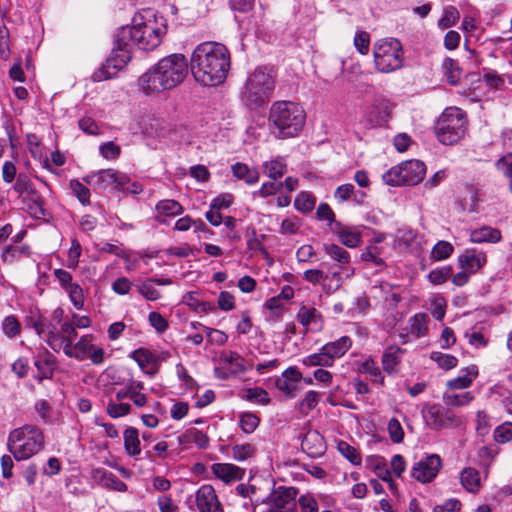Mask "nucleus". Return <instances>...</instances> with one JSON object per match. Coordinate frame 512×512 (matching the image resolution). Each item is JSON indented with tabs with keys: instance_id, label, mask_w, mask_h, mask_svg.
Listing matches in <instances>:
<instances>
[{
	"instance_id": "nucleus-1",
	"label": "nucleus",
	"mask_w": 512,
	"mask_h": 512,
	"mask_svg": "<svg viewBox=\"0 0 512 512\" xmlns=\"http://www.w3.org/2000/svg\"><path fill=\"white\" fill-rule=\"evenodd\" d=\"M166 33L167 23L163 16L151 9L137 12L130 25L118 30L115 47L106 62L93 73V81L114 78L130 62L133 46L142 51H153L162 43Z\"/></svg>"
},
{
	"instance_id": "nucleus-2",
	"label": "nucleus",
	"mask_w": 512,
	"mask_h": 512,
	"mask_svg": "<svg viewBox=\"0 0 512 512\" xmlns=\"http://www.w3.org/2000/svg\"><path fill=\"white\" fill-rule=\"evenodd\" d=\"M230 66V52L218 42L200 43L191 54V73L202 86L215 87L222 84L228 76Z\"/></svg>"
},
{
	"instance_id": "nucleus-3",
	"label": "nucleus",
	"mask_w": 512,
	"mask_h": 512,
	"mask_svg": "<svg viewBox=\"0 0 512 512\" xmlns=\"http://www.w3.org/2000/svg\"><path fill=\"white\" fill-rule=\"evenodd\" d=\"M188 73L186 57L174 53L162 58L138 80L139 87L146 94H156L172 89L183 82Z\"/></svg>"
},
{
	"instance_id": "nucleus-4",
	"label": "nucleus",
	"mask_w": 512,
	"mask_h": 512,
	"mask_svg": "<svg viewBox=\"0 0 512 512\" xmlns=\"http://www.w3.org/2000/svg\"><path fill=\"white\" fill-rule=\"evenodd\" d=\"M77 336V331L68 322H62L59 327V334L52 339L50 348L56 353L63 352L67 357L78 361L89 359L94 365L102 364L105 351L93 344L94 336L85 334L75 342Z\"/></svg>"
},
{
	"instance_id": "nucleus-5",
	"label": "nucleus",
	"mask_w": 512,
	"mask_h": 512,
	"mask_svg": "<svg viewBox=\"0 0 512 512\" xmlns=\"http://www.w3.org/2000/svg\"><path fill=\"white\" fill-rule=\"evenodd\" d=\"M45 446V436L35 425H23L10 431L7 448L16 461L28 460Z\"/></svg>"
},
{
	"instance_id": "nucleus-6",
	"label": "nucleus",
	"mask_w": 512,
	"mask_h": 512,
	"mask_svg": "<svg viewBox=\"0 0 512 512\" xmlns=\"http://www.w3.org/2000/svg\"><path fill=\"white\" fill-rule=\"evenodd\" d=\"M305 118L304 109L292 101H276L270 108L269 121L278 130L279 138L297 136L304 126Z\"/></svg>"
},
{
	"instance_id": "nucleus-7",
	"label": "nucleus",
	"mask_w": 512,
	"mask_h": 512,
	"mask_svg": "<svg viewBox=\"0 0 512 512\" xmlns=\"http://www.w3.org/2000/svg\"><path fill=\"white\" fill-rule=\"evenodd\" d=\"M275 76L266 67H258L247 78L243 91V101L250 107L264 105L273 95Z\"/></svg>"
},
{
	"instance_id": "nucleus-8",
	"label": "nucleus",
	"mask_w": 512,
	"mask_h": 512,
	"mask_svg": "<svg viewBox=\"0 0 512 512\" xmlns=\"http://www.w3.org/2000/svg\"><path fill=\"white\" fill-rule=\"evenodd\" d=\"M466 125L467 119L460 108H446L435 126L437 139L444 145H453L465 135Z\"/></svg>"
},
{
	"instance_id": "nucleus-9",
	"label": "nucleus",
	"mask_w": 512,
	"mask_h": 512,
	"mask_svg": "<svg viewBox=\"0 0 512 512\" xmlns=\"http://www.w3.org/2000/svg\"><path fill=\"white\" fill-rule=\"evenodd\" d=\"M373 55L376 70L381 73H391L403 65V48L396 38H385L375 42Z\"/></svg>"
},
{
	"instance_id": "nucleus-10",
	"label": "nucleus",
	"mask_w": 512,
	"mask_h": 512,
	"mask_svg": "<svg viewBox=\"0 0 512 512\" xmlns=\"http://www.w3.org/2000/svg\"><path fill=\"white\" fill-rule=\"evenodd\" d=\"M426 173L425 164L416 159L404 161L383 174V181L390 186L416 185Z\"/></svg>"
},
{
	"instance_id": "nucleus-11",
	"label": "nucleus",
	"mask_w": 512,
	"mask_h": 512,
	"mask_svg": "<svg viewBox=\"0 0 512 512\" xmlns=\"http://www.w3.org/2000/svg\"><path fill=\"white\" fill-rule=\"evenodd\" d=\"M14 191L26 205L29 214L34 218H42L46 215L43 207L42 196L33 187L29 177L19 174L13 186Z\"/></svg>"
},
{
	"instance_id": "nucleus-12",
	"label": "nucleus",
	"mask_w": 512,
	"mask_h": 512,
	"mask_svg": "<svg viewBox=\"0 0 512 512\" xmlns=\"http://www.w3.org/2000/svg\"><path fill=\"white\" fill-rule=\"evenodd\" d=\"M87 185L99 190H124L129 183V176L114 169H103L82 178Z\"/></svg>"
},
{
	"instance_id": "nucleus-13",
	"label": "nucleus",
	"mask_w": 512,
	"mask_h": 512,
	"mask_svg": "<svg viewBox=\"0 0 512 512\" xmlns=\"http://www.w3.org/2000/svg\"><path fill=\"white\" fill-rule=\"evenodd\" d=\"M298 490L295 487L278 486L266 500L267 512H295Z\"/></svg>"
},
{
	"instance_id": "nucleus-14",
	"label": "nucleus",
	"mask_w": 512,
	"mask_h": 512,
	"mask_svg": "<svg viewBox=\"0 0 512 512\" xmlns=\"http://www.w3.org/2000/svg\"><path fill=\"white\" fill-rule=\"evenodd\" d=\"M441 467L442 460L439 455H426L414 463L411 469V476L420 483H430L436 478Z\"/></svg>"
},
{
	"instance_id": "nucleus-15",
	"label": "nucleus",
	"mask_w": 512,
	"mask_h": 512,
	"mask_svg": "<svg viewBox=\"0 0 512 512\" xmlns=\"http://www.w3.org/2000/svg\"><path fill=\"white\" fill-rule=\"evenodd\" d=\"M394 108L393 103L385 98L376 99L365 117V127H381L388 123Z\"/></svg>"
},
{
	"instance_id": "nucleus-16",
	"label": "nucleus",
	"mask_w": 512,
	"mask_h": 512,
	"mask_svg": "<svg viewBox=\"0 0 512 512\" xmlns=\"http://www.w3.org/2000/svg\"><path fill=\"white\" fill-rule=\"evenodd\" d=\"M26 325L36 332V334L46 342L50 347L52 339L56 338L59 334V329L46 317L37 311H31L30 315L26 318Z\"/></svg>"
},
{
	"instance_id": "nucleus-17",
	"label": "nucleus",
	"mask_w": 512,
	"mask_h": 512,
	"mask_svg": "<svg viewBox=\"0 0 512 512\" xmlns=\"http://www.w3.org/2000/svg\"><path fill=\"white\" fill-rule=\"evenodd\" d=\"M302 380V373L296 366L285 369L275 381L276 388L287 398H295L298 391V383Z\"/></svg>"
},
{
	"instance_id": "nucleus-18",
	"label": "nucleus",
	"mask_w": 512,
	"mask_h": 512,
	"mask_svg": "<svg viewBox=\"0 0 512 512\" xmlns=\"http://www.w3.org/2000/svg\"><path fill=\"white\" fill-rule=\"evenodd\" d=\"M296 319L304 327L306 332L317 333L324 327L322 314L312 306L301 305L297 312Z\"/></svg>"
},
{
	"instance_id": "nucleus-19",
	"label": "nucleus",
	"mask_w": 512,
	"mask_h": 512,
	"mask_svg": "<svg viewBox=\"0 0 512 512\" xmlns=\"http://www.w3.org/2000/svg\"><path fill=\"white\" fill-rule=\"evenodd\" d=\"M196 505L199 512H222V505L211 485H202L196 492Z\"/></svg>"
},
{
	"instance_id": "nucleus-20",
	"label": "nucleus",
	"mask_w": 512,
	"mask_h": 512,
	"mask_svg": "<svg viewBox=\"0 0 512 512\" xmlns=\"http://www.w3.org/2000/svg\"><path fill=\"white\" fill-rule=\"evenodd\" d=\"M90 477L96 484L105 489L117 492H126L128 490V486L122 480L103 468H92Z\"/></svg>"
},
{
	"instance_id": "nucleus-21",
	"label": "nucleus",
	"mask_w": 512,
	"mask_h": 512,
	"mask_svg": "<svg viewBox=\"0 0 512 512\" xmlns=\"http://www.w3.org/2000/svg\"><path fill=\"white\" fill-rule=\"evenodd\" d=\"M301 448L309 457L318 458L325 453L326 443L319 432L309 430L302 439Z\"/></svg>"
},
{
	"instance_id": "nucleus-22",
	"label": "nucleus",
	"mask_w": 512,
	"mask_h": 512,
	"mask_svg": "<svg viewBox=\"0 0 512 512\" xmlns=\"http://www.w3.org/2000/svg\"><path fill=\"white\" fill-rule=\"evenodd\" d=\"M487 262L486 254L483 251L477 249H466L459 256V265L461 269L468 271L469 273H476L481 269Z\"/></svg>"
},
{
	"instance_id": "nucleus-23",
	"label": "nucleus",
	"mask_w": 512,
	"mask_h": 512,
	"mask_svg": "<svg viewBox=\"0 0 512 512\" xmlns=\"http://www.w3.org/2000/svg\"><path fill=\"white\" fill-rule=\"evenodd\" d=\"M212 473L224 483L229 484L241 480L245 470L231 463H214Z\"/></svg>"
},
{
	"instance_id": "nucleus-24",
	"label": "nucleus",
	"mask_w": 512,
	"mask_h": 512,
	"mask_svg": "<svg viewBox=\"0 0 512 512\" xmlns=\"http://www.w3.org/2000/svg\"><path fill=\"white\" fill-rule=\"evenodd\" d=\"M130 357L138 364L141 370L150 376L156 374L158 370V357L145 348L134 350Z\"/></svg>"
},
{
	"instance_id": "nucleus-25",
	"label": "nucleus",
	"mask_w": 512,
	"mask_h": 512,
	"mask_svg": "<svg viewBox=\"0 0 512 512\" xmlns=\"http://www.w3.org/2000/svg\"><path fill=\"white\" fill-rule=\"evenodd\" d=\"M325 275V283L323 289L326 293H333L337 291L345 279L350 278L352 275H348L344 268H340L337 264H331L327 266Z\"/></svg>"
},
{
	"instance_id": "nucleus-26",
	"label": "nucleus",
	"mask_w": 512,
	"mask_h": 512,
	"mask_svg": "<svg viewBox=\"0 0 512 512\" xmlns=\"http://www.w3.org/2000/svg\"><path fill=\"white\" fill-rule=\"evenodd\" d=\"M323 250L326 255L336 262L337 266L344 268L348 275L354 274V269L350 265L351 259L348 251L334 243H324Z\"/></svg>"
},
{
	"instance_id": "nucleus-27",
	"label": "nucleus",
	"mask_w": 512,
	"mask_h": 512,
	"mask_svg": "<svg viewBox=\"0 0 512 512\" xmlns=\"http://www.w3.org/2000/svg\"><path fill=\"white\" fill-rule=\"evenodd\" d=\"M429 322V318L425 313H416L408 320L407 330L408 333H400L399 336L402 339L403 343H407L409 341L408 334H411L414 339H418L424 336L428 330L427 324Z\"/></svg>"
},
{
	"instance_id": "nucleus-28",
	"label": "nucleus",
	"mask_w": 512,
	"mask_h": 512,
	"mask_svg": "<svg viewBox=\"0 0 512 512\" xmlns=\"http://www.w3.org/2000/svg\"><path fill=\"white\" fill-rule=\"evenodd\" d=\"M331 231L337 235L339 241L348 248H355L361 242V233L351 227L344 226L340 222L334 223Z\"/></svg>"
},
{
	"instance_id": "nucleus-29",
	"label": "nucleus",
	"mask_w": 512,
	"mask_h": 512,
	"mask_svg": "<svg viewBox=\"0 0 512 512\" xmlns=\"http://www.w3.org/2000/svg\"><path fill=\"white\" fill-rule=\"evenodd\" d=\"M478 367L470 365L459 371L457 377L447 382V387L453 390L466 389L471 386L473 380L478 376Z\"/></svg>"
},
{
	"instance_id": "nucleus-30",
	"label": "nucleus",
	"mask_w": 512,
	"mask_h": 512,
	"mask_svg": "<svg viewBox=\"0 0 512 512\" xmlns=\"http://www.w3.org/2000/svg\"><path fill=\"white\" fill-rule=\"evenodd\" d=\"M184 211L183 206L176 200L173 199H164L160 200L156 204V212H157V221L166 224L167 222L163 219V217H175L181 215Z\"/></svg>"
},
{
	"instance_id": "nucleus-31",
	"label": "nucleus",
	"mask_w": 512,
	"mask_h": 512,
	"mask_svg": "<svg viewBox=\"0 0 512 512\" xmlns=\"http://www.w3.org/2000/svg\"><path fill=\"white\" fill-rule=\"evenodd\" d=\"M404 350L398 346H389L382 355V366L389 374L395 373L401 362Z\"/></svg>"
},
{
	"instance_id": "nucleus-32",
	"label": "nucleus",
	"mask_w": 512,
	"mask_h": 512,
	"mask_svg": "<svg viewBox=\"0 0 512 512\" xmlns=\"http://www.w3.org/2000/svg\"><path fill=\"white\" fill-rule=\"evenodd\" d=\"M501 231L490 226H482L470 233V240L473 243H497L501 240Z\"/></svg>"
},
{
	"instance_id": "nucleus-33",
	"label": "nucleus",
	"mask_w": 512,
	"mask_h": 512,
	"mask_svg": "<svg viewBox=\"0 0 512 512\" xmlns=\"http://www.w3.org/2000/svg\"><path fill=\"white\" fill-rule=\"evenodd\" d=\"M323 347L335 362L337 359L342 358L352 347V339L349 336H342L335 341L324 344Z\"/></svg>"
},
{
	"instance_id": "nucleus-34",
	"label": "nucleus",
	"mask_w": 512,
	"mask_h": 512,
	"mask_svg": "<svg viewBox=\"0 0 512 512\" xmlns=\"http://www.w3.org/2000/svg\"><path fill=\"white\" fill-rule=\"evenodd\" d=\"M125 452L131 457H137L141 453L139 431L135 427H128L123 433Z\"/></svg>"
},
{
	"instance_id": "nucleus-35",
	"label": "nucleus",
	"mask_w": 512,
	"mask_h": 512,
	"mask_svg": "<svg viewBox=\"0 0 512 512\" xmlns=\"http://www.w3.org/2000/svg\"><path fill=\"white\" fill-rule=\"evenodd\" d=\"M301 363L305 367H332L334 365V361L332 357L329 356L328 352L324 350L322 346L317 352L307 355L301 359Z\"/></svg>"
},
{
	"instance_id": "nucleus-36",
	"label": "nucleus",
	"mask_w": 512,
	"mask_h": 512,
	"mask_svg": "<svg viewBox=\"0 0 512 512\" xmlns=\"http://www.w3.org/2000/svg\"><path fill=\"white\" fill-rule=\"evenodd\" d=\"M460 481L463 488L470 493H477L480 490L481 478L475 468H464L460 473Z\"/></svg>"
},
{
	"instance_id": "nucleus-37",
	"label": "nucleus",
	"mask_w": 512,
	"mask_h": 512,
	"mask_svg": "<svg viewBox=\"0 0 512 512\" xmlns=\"http://www.w3.org/2000/svg\"><path fill=\"white\" fill-rule=\"evenodd\" d=\"M442 413L443 407L439 404H430L422 410L426 424L434 430H440L443 428Z\"/></svg>"
},
{
	"instance_id": "nucleus-38",
	"label": "nucleus",
	"mask_w": 512,
	"mask_h": 512,
	"mask_svg": "<svg viewBox=\"0 0 512 512\" xmlns=\"http://www.w3.org/2000/svg\"><path fill=\"white\" fill-rule=\"evenodd\" d=\"M144 388V383L141 381H128V399H130L137 408H143L148 403V397L143 393Z\"/></svg>"
},
{
	"instance_id": "nucleus-39",
	"label": "nucleus",
	"mask_w": 512,
	"mask_h": 512,
	"mask_svg": "<svg viewBox=\"0 0 512 512\" xmlns=\"http://www.w3.org/2000/svg\"><path fill=\"white\" fill-rule=\"evenodd\" d=\"M286 172L287 164L282 157H276L263 163V173L273 180L283 177Z\"/></svg>"
},
{
	"instance_id": "nucleus-40",
	"label": "nucleus",
	"mask_w": 512,
	"mask_h": 512,
	"mask_svg": "<svg viewBox=\"0 0 512 512\" xmlns=\"http://www.w3.org/2000/svg\"><path fill=\"white\" fill-rule=\"evenodd\" d=\"M35 410L45 424L61 423L60 412L54 411L46 400H39L35 404Z\"/></svg>"
},
{
	"instance_id": "nucleus-41",
	"label": "nucleus",
	"mask_w": 512,
	"mask_h": 512,
	"mask_svg": "<svg viewBox=\"0 0 512 512\" xmlns=\"http://www.w3.org/2000/svg\"><path fill=\"white\" fill-rule=\"evenodd\" d=\"M231 169L237 179L244 180L249 185L259 181V172L256 168H249L246 164L237 162Z\"/></svg>"
},
{
	"instance_id": "nucleus-42",
	"label": "nucleus",
	"mask_w": 512,
	"mask_h": 512,
	"mask_svg": "<svg viewBox=\"0 0 512 512\" xmlns=\"http://www.w3.org/2000/svg\"><path fill=\"white\" fill-rule=\"evenodd\" d=\"M69 297L73 307L77 310H82L85 304L84 289L78 282H72L62 289Z\"/></svg>"
},
{
	"instance_id": "nucleus-43",
	"label": "nucleus",
	"mask_w": 512,
	"mask_h": 512,
	"mask_svg": "<svg viewBox=\"0 0 512 512\" xmlns=\"http://www.w3.org/2000/svg\"><path fill=\"white\" fill-rule=\"evenodd\" d=\"M183 303L189 306L197 313H208L215 310V307L210 302L200 301L197 298V292H187L183 297Z\"/></svg>"
},
{
	"instance_id": "nucleus-44",
	"label": "nucleus",
	"mask_w": 512,
	"mask_h": 512,
	"mask_svg": "<svg viewBox=\"0 0 512 512\" xmlns=\"http://www.w3.org/2000/svg\"><path fill=\"white\" fill-rule=\"evenodd\" d=\"M241 398L260 405H268L270 403V396L268 392L261 387L245 389L241 394Z\"/></svg>"
},
{
	"instance_id": "nucleus-45",
	"label": "nucleus",
	"mask_w": 512,
	"mask_h": 512,
	"mask_svg": "<svg viewBox=\"0 0 512 512\" xmlns=\"http://www.w3.org/2000/svg\"><path fill=\"white\" fill-rule=\"evenodd\" d=\"M474 399V395L470 391L462 393H449L443 394V402L450 407H460L469 404Z\"/></svg>"
},
{
	"instance_id": "nucleus-46",
	"label": "nucleus",
	"mask_w": 512,
	"mask_h": 512,
	"mask_svg": "<svg viewBox=\"0 0 512 512\" xmlns=\"http://www.w3.org/2000/svg\"><path fill=\"white\" fill-rule=\"evenodd\" d=\"M442 69L450 85H456L459 82L462 72L456 61L451 58H445L442 63Z\"/></svg>"
},
{
	"instance_id": "nucleus-47",
	"label": "nucleus",
	"mask_w": 512,
	"mask_h": 512,
	"mask_svg": "<svg viewBox=\"0 0 512 512\" xmlns=\"http://www.w3.org/2000/svg\"><path fill=\"white\" fill-rule=\"evenodd\" d=\"M69 188L72 195L75 196L82 205L87 206L90 204V190L80 180H70Z\"/></svg>"
},
{
	"instance_id": "nucleus-48",
	"label": "nucleus",
	"mask_w": 512,
	"mask_h": 512,
	"mask_svg": "<svg viewBox=\"0 0 512 512\" xmlns=\"http://www.w3.org/2000/svg\"><path fill=\"white\" fill-rule=\"evenodd\" d=\"M107 414L111 418H120L132 412V406L127 402H117L111 399L106 406Z\"/></svg>"
},
{
	"instance_id": "nucleus-49",
	"label": "nucleus",
	"mask_w": 512,
	"mask_h": 512,
	"mask_svg": "<svg viewBox=\"0 0 512 512\" xmlns=\"http://www.w3.org/2000/svg\"><path fill=\"white\" fill-rule=\"evenodd\" d=\"M1 328L6 337L13 339L20 335L21 325L14 315L6 316L1 322Z\"/></svg>"
},
{
	"instance_id": "nucleus-50",
	"label": "nucleus",
	"mask_w": 512,
	"mask_h": 512,
	"mask_svg": "<svg viewBox=\"0 0 512 512\" xmlns=\"http://www.w3.org/2000/svg\"><path fill=\"white\" fill-rule=\"evenodd\" d=\"M315 203V197L311 193L301 192L295 198L294 207L302 213H308L314 209Z\"/></svg>"
},
{
	"instance_id": "nucleus-51",
	"label": "nucleus",
	"mask_w": 512,
	"mask_h": 512,
	"mask_svg": "<svg viewBox=\"0 0 512 512\" xmlns=\"http://www.w3.org/2000/svg\"><path fill=\"white\" fill-rule=\"evenodd\" d=\"M417 240V233L408 227H403L397 230L395 234V242L399 246H404L405 248H411L413 244Z\"/></svg>"
},
{
	"instance_id": "nucleus-52",
	"label": "nucleus",
	"mask_w": 512,
	"mask_h": 512,
	"mask_svg": "<svg viewBox=\"0 0 512 512\" xmlns=\"http://www.w3.org/2000/svg\"><path fill=\"white\" fill-rule=\"evenodd\" d=\"M260 419L252 412H244L239 415V425L246 434L253 433L259 426Z\"/></svg>"
},
{
	"instance_id": "nucleus-53",
	"label": "nucleus",
	"mask_w": 512,
	"mask_h": 512,
	"mask_svg": "<svg viewBox=\"0 0 512 512\" xmlns=\"http://www.w3.org/2000/svg\"><path fill=\"white\" fill-rule=\"evenodd\" d=\"M221 359L224 363L229 364L233 368L234 372L241 373L247 370V367L244 364V359L235 351L223 352Z\"/></svg>"
},
{
	"instance_id": "nucleus-54",
	"label": "nucleus",
	"mask_w": 512,
	"mask_h": 512,
	"mask_svg": "<svg viewBox=\"0 0 512 512\" xmlns=\"http://www.w3.org/2000/svg\"><path fill=\"white\" fill-rule=\"evenodd\" d=\"M321 394L317 391L310 390L308 391L302 400L299 402V410L302 414L307 415L311 410H313L320 401Z\"/></svg>"
},
{
	"instance_id": "nucleus-55",
	"label": "nucleus",
	"mask_w": 512,
	"mask_h": 512,
	"mask_svg": "<svg viewBox=\"0 0 512 512\" xmlns=\"http://www.w3.org/2000/svg\"><path fill=\"white\" fill-rule=\"evenodd\" d=\"M231 452L232 458L241 462L251 458L254 455L255 447L249 443L237 444L232 447Z\"/></svg>"
},
{
	"instance_id": "nucleus-56",
	"label": "nucleus",
	"mask_w": 512,
	"mask_h": 512,
	"mask_svg": "<svg viewBox=\"0 0 512 512\" xmlns=\"http://www.w3.org/2000/svg\"><path fill=\"white\" fill-rule=\"evenodd\" d=\"M430 358L442 369L449 370L457 366L458 360L455 356L434 351Z\"/></svg>"
},
{
	"instance_id": "nucleus-57",
	"label": "nucleus",
	"mask_w": 512,
	"mask_h": 512,
	"mask_svg": "<svg viewBox=\"0 0 512 512\" xmlns=\"http://www.w3.org/2000/svg\"><path fill=\"white\" fill-rule=\"evenodd\" d=\"M459 19V12L455 7H447L444 9L442 17L438 21V26L441 29H446L454 26Z\"/></svg>"
},
{
	"instance_id": "nucleus-58",
	"label": "nucleus",
	"mask_w": 512,
	"mask_h": 512,
	"mask_svg": "<svg viewBox=\"0 0 512 512\" xmlns=\"http://www.w3.org/2000/svg\"><path fill=\"white\" fill-rule=\"evenodd\" d=\"M452 273V268L446 266L432 270L427 277L433 285H440L446 282L452 276Z\"/></svg>"
},
{
	"instance_id": "nucleus-59",
	"label": "nucleus",
	"mask_w": 512,
	"mask_h": 512,
	"mask_svg": "<svg viewBox=\"0 0 512 512\" xmlns=\"http://www.w3.org/2000/svg\"><path fill=\"white\" fill-rule=\"evenodd\" d=\"M82 253V246L80 242L73 238L71 240V247L68 251V259H67V267L71 269H76L79 264V258Z\"/></svg>"
},
{
	"instance_id": "nucleus-60",
	"label": "nucleus",
	"mask_w": 512,
	"mask_h": 512,
	"mask_svg": "<svg viewBox=\"0 0 512 512\" xmlns=\"http://www.w3.org/2000/svg\"><path fill=\"white\" fill-rule=\"evenodd\" d=\"M339 452L353 465L361 464V456L358 451L348 443L341 441L338 444Z\"/></svg>"
},
{
	"instance_id": "nucleus-61",
	"label": "nucleus",
	"mask_w": 512,
	"mask_h": 512,
	"mask_svg": "<svg viewBox=\"0 0 512 512\" xmlns=\"http://www.w3.org/2000/svg\"><path fill=\"white\" fill-rule=\"evenodd\" d=\"M297 504L299 505L301 512H319L318 502L311 493L299 496Z\"/></svg>"
},
{
	"instance_id": "nucleus-62",
	"label": "nucleus",
	"mask_w": 512,
	"mask_h": 512,
	"mask_svg": "<svg viewBox=\"0 0 512 512\" xmlns=\"http://www.w3.org/2000/svg\"><path fill=\"white\" fill-rule=\"evenodd\" d=\"M453 252V246L447 241L437 242L432 251L431 256L434 260H444Z\"/></svg>"
},
{
	"instance_id": "nucleus-63",
	"label": "nucleus",
	"mask_w": 512,
	"mask_h": 512,
	"mask_svg": "<svg viewBox=\"0 0 512 512\" xmlns=\"http://www.w3.org/2000/svg\"><path fill=\"white\" fill-rule=\"evenodd\" d=\"M495 167L506 178H512V152L503 155L495 162Z\"/></svg>"
},
{
	"instance_id": "nucleus-64",
	"label": "nucleus",
	"mask_w": 512,
	"mask_h": 512,
	"mask_svg": "<svg viewBox=\"0 0 512 512\" xmlns=\"http://www.w3.org/2000/svg\"><path fill=\"white\" fill-rule=\"evenodd\" d=\"M494 439L498 443H507L512 440V423L505 422L494 430Z\"/></svg>"
}]
</instances>
